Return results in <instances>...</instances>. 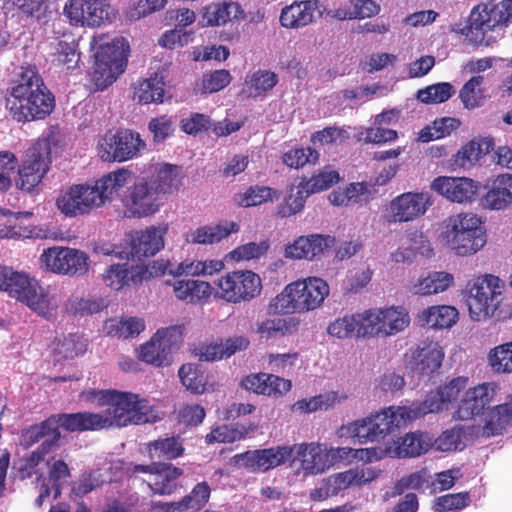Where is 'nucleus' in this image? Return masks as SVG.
I'll use <instances>...</instances> for the list:
<instances>
[{
  "label": "nucleus",
  "mask_w": 512,
  "mask_h": 512,
  "mask_svg": "<svg viewBox=\"0 0 512 512\" xmlns=\"http://www.w3.org/2000/svg\"><path fill=\"white\" fill-rule=\"evenodd\" d=\"M5 107L17 123L43 120L55 108V97L34 65L21 66L11 82Z\"/></svg>",
  "instance_id": "nucleus-1"
},
{
  "label": "nucleus",
  "mask_w": 512,
  "mask_h": 512,
  "mask_svg": "<svg viewBox=\"0 0 512 512\" xmlns=\"http://www.w3.org/2000/svg\"><path fill=\"white\" fill-rule=\"evenodd\" d=\"M103 413L77 412L72 423L84 431L122 428L129 425L154 423L159 420L154 408L145 398L132 392L115 390Z\"/></svg>",
  "instance_id": "nucleus-2"
},
{
  "label": "nucleus",
  "mask_w": 512,
  "mask_h": 512,
  "mask_svg": "<svg viewBox=\"0 0 512 512\" xmlns=\"http://www.w3.org/2000/svg\"><path fill=\"white\" fill-rule=\"evenodd\" d=\"M178 167L163 163L152 164L122 198L124 213L129 218H147L156 214L163 205L162 196L173 192Z\"/></svg>",
  "instance_id": "nucleus-3"
},
{
  "label": "nucleus",
  "mask_w": 512,
  "mask_h": 512,
  "mask_svg": "<svg viewBox=\"0 0 512 512\" xmlns=\"http://www.w3.org/2000/svg\"><path fill=\"white\" fill-rule=\"evenodd\" d=\"M130 175L129 170L120 168L101 177L95 185H72L57 198V208L69 217L89 214L110 201L113 194L125 186Z\"/></svg>",
  "instance_id": "nucleus-4"
},
{
  "label": "nucleus",
  "mask_w": 512,
  "mask_h": 512,
  "mask_svg": "<svg viewBox=\"0 0 512 512\" xmlns=\"http://www.w3.org/2000/svg\"><path fill=\"white\" fill-rule=\"evenodd\" d=\"M504 282L497 276L484 275L469 280L462 291L473 321L494 317L503 320L510 317L512 310L503 305Z\"/></svg>",
  "instance_id": "nucleus-5"
},
{
  "label": "nucleus",
  "mask_w": 512,
  "mask_h": 512,
  "mask_svg": "<svg viewBox=\"0 0 512 512\" xmlns=\"http://www.w3.org/2000/svg\"><path fill=\"white\" fill-rule=\"evenodd\" d=\"M330 292L329 285L319 277H307L287 284L269 303L272 314L306 313L319 308Z\"/></svg>",
  "instance_id": "nucleus-6"
},
{
  "label": "nucleus",
  "mask_w": 512,
  "mask_h": 512,
  "mask_svg": "<svg viewBox=\"0 0 512 512\" xmlns=\"http://www.w3.org/2000/svg\"><path fill=\"white\" fill-rule=\"evenodd\" d=\"M90 46L94 52L91 80L97 90H104L125 71L130 46L123 37L109 40L107 35L94 36Z\"/></svg>",
  "instance_id": "nucleus-7"
},
{
  "label": "nucleus",
  "mask_w": 512,
  "mask_h": 512,
  "mask_svg": "<svg viewBox=\"0 0 512 512\" xmlns=\"http://www.w3.org/2000/svg\"><path fill=\"white\" fill-rule=\"evenodd\" d=\"M414 421L408 406H390L370 416L357 419L341 427L342 435L359 444L375 442Z\"/></svg>",
  "instance_id": "nucleus-8"
},
{
  "label": "nucleus",
  "mask_w": 512,
  "mask_h": 512,
  "mask_svg": "<svg viewBox=\"0 0 512 512\" xmlns=\"http://www.w3.org/2000/svg\"><path fill=\"white\" fill-rule=\"evenodd\" d=\"M512 23V0L482 2L472 8L467 36L477 45L490 46L496 41V32Z\"/></svg>",
  "instance_id": "nucleus-9"
},
{
  "label": "nucleus",
  "mask_w": 512,
  "mask_h": 512,
  "mask_svg": "<svg viewBox=\"0 0 512 512\" xmlns=\"http://www.w3.org/2000/svg\"><path fill=\"white\" fill-rule=\"evenodd\" d=\"M443 237L449 248L458 256L475 254L486 243V233L481 220L473 213L450 216Z\"/></svg>",
  "instance_id": "nucleus-10"
},
{
  "label": "nucleus",
  "mask_w": 512,
  "mask_h": 512,
  "mask_svg": "<svg viewBox=\"0 0 512 512\" xmlns=\"http://www.w3.org/2000/svg\"><path fill=\"white\" fill-rule=\"evenodd\" d=\"M39 263L44 271L68 277H83L91 267V260L86 252L63 246L44 249Z\"/></svg>",
  "instance_id": "nucleus-11"
},
{
  "label": "nucleus",
  "mask_w": 512,
  "mask_h": 512,
  "mask_svg": "<svg viewBox=\"0 0 512 512\" xmlns=\"http://www.w3.org/2000/svg\"><path fill=\"white\" fill-rule=\"evenodd\" d=\"M183 342L181 326L161 328L142 344L138 349V358L154 367L168 366L172 362V353L178 350Z\"/></svg>",
  "instance_id": "nucleus-12"
},
{
  "label": "nucleus",
  "mask_w": 512,
  "mask_h": 512,
  "mask_svg": "<svg viewBox=\"0 0 512 512\" xmlns=\"http://www.w3.org/2000/svg\"><path fill=\"white\" fill-rule=\"evenodd\" d=\"M146 147L140 134L131 129L106 133L98 143V155L106 162H125L136 158Z\"/></svg>",
  "instance_id": "nucleus-13"
},
{
  "label": "nucleus",
  "mask_w": 512,
  "mask_h": 512,
  "mask_svg": "<svg viewBox=\"0 0 512 512\" xmlns=\"http://www.w3.org/2000/svg\"><path fill=\"white\" fill-rule=\"evenodd\" d=\"M216 285L220 290V298L234 304L249 301L262 290L259 275L250 270L228 272L217 280Z\"/></svg>",
  "instance_id": "nucleus-14"
},
{
  "label": "nucleus",
  "mask_w": 512,
  "mask_h": 512,
  "mask_svg": "<svg viewBox=\"0 0 512 512\" xmlns=\"http://www.w3.org/2000/svg\"><path fill=\"white\" fill-rule=\"evenodd\" d=\"M468 380L465 376L455 377L435 392L427 394L423 401L413 402L408 406L412 418L416 420L429 413H438L445 409L448 403L455 401L460 392L466 389Z\"/></svg>",
  "instance_id": "nucleus-15"
},
{
  "label": "nucleus",
  "mask_w": 512,
  "mask_h": 512,
  "mask_svg": "<svg viewBox=\"0 0 512 512\" xmlns=\"http://www.w3.org/2000/svg\"><path fill=\"white\" fill-rule=\"evenodd\" d=\"M110 11L107 0H69L63 9L71 25L91 28L110 21Z\"/></svg>",
  "instance_id": "nucleus-16"
},
{
  "label": "nucleus",
  "mask_w": 512,
  "mask_h": 512,
  "mask_svg": "<svg viewBox=\"0 0 512 512\" xmlns=\"http://www.w3.org/2000/svg\"><path fill=\"white\" fill-rule=\"evenodd\" d=\"M294 457V447L276 446L265 449L249 450L235 456L237 463L253 471L266 472L276 468Z\"/></svg>",
  "instance_id": "nucleus-17"
},
{
  "label": "nucleus",
  "mask_w": 512,
  "mask_h": 512,
  "mask_svg": "<svg viewBox=\"0 0 512 512\" xmlns=\"http://www.w3.org/2000/svg\"><path fill=\"white\" fill-rule=\"evenodd\" d=\"M444 359V352L436 342H423L416 348H410L404 355L406 367L413 373L432 376L437 372Z\"/></svg>",
  "instance_id": "nucleus-18"
},
{
  "label": "nucleus",
  "mask_w": 512,
  "mask_h": 512,
  "mask_svg": "<svg viewBox=\"0 0 512 512\" xmlns=\"http://www.w3.org/2000/svg\"><path fill=\"white\" fill-rule=\"evenodd\" d=\"M167 231L166 225H152L143 230L131 231L127 236L130 245L129 255L138 260L154 256L163 249Z\"/></svg>",
  "instance_id": "nucleus-19"
},
{
  "label": "nucleus",
  "mask_w": 512,
  "mask_h": 512,
  "mask_svg": "<svg viewBox=\"0 0 512 512\" xmlns=\"http://www.w3.org/2000/svg\"><path fill=\"white\" fill-rule=\"evenodd\" d=\"M431 188L452 202L466 204L476 199L479 183L467 177L439 176L433 180Z\"/></svg>",
  "instance_id": "nucleus-20"
},
{
  "label": "nucleus",
  "mask_w": 512,
  "mask_h": 512,
  "mask_svg": "<svg viewBox=\"0 0 512 512\" xmlns=\"http://www.w3.org/2000/svg\"><path fill=\"white\" fill-rule=\"evenodd\" d=\"M494 397V389L489 383L469 388L462 395L454 413L456 420H470L483 413Z\"/></svg>",
  "instance_id": "nucleus-21"
},
{
  "label": "nucleus",
  "mask_w": 512,
  "mask_h": 512,
  "mask_svg": "<svg viewBox=\"0 0 512 512\" xmlns=\"http://www.w3.org/2000/svg\"><path fill=\"white\" fill-rule=\"evenodd\" d=\"M431 204L426 192H406L391 201L390 209L395 222H408L422 216Z\"/></svg>",
  "instance_id": "nucleus-22"
},
{
  "label": "nucleus",
  "mask_w": 512,
  "mask_h": 512,
  "mask_svg": "<svg viewBox=\"0 0 512 512\" xmlns=\"http://www.w3.org/2000/svg\"><path fill=\"white\" fill-rule=\"evenodd\" d=\"M320 0L294 1L282 8L279 21L282 27L287 29H300L315 22V13L323 14L319 9Z\"/></svg>",
  "instance_id": "nucleus-23"
},
{
  "label": "nucleus",
  "mask_w": 512,
  "mask_h": 512,
  "mask_svg": "<svg viewBox=\"0 0 512 512\" xmlns=\"http://www.w3.org/2000/svg\"><path fill=\"white\" fill-rule=\"evenodd\" d=\"M294 454L300 461L304 475H318L329 469L327 444L319 442L294 444Z\"/></svg>",
  "instance_id": "nucleus-24"
},
{
  "label": "nucleus",
  "mask_w": 512,
  "mask_h": 512,
  "mask_svg": "<svg viewBox=\"0 0 512 512\" xmlns=\"http://www.w3.org/2000/svg\"><path fill=\"white\" fill-rule=\"evenodd\" d=\"M381 474V470L375 467H355L343 472L330 475L327 480L334 491L338 495L341 491L352 486L361 487L376 480Z\"/></svg>",
  "instance_id": "nucleus-25"
},
{
  "label": "nucleus",
  "mask_w": 512,
  "mask_h": 512,
  "mask_svg": "<svg viewBox=\"0 0 512 512\" xmlns=\"http://www.w3.org/2000/svg\"><path fill=\"white\" fill-rule=\"evenodd\" d=\"M183 474V469L172 463L158 462L157 469L147 482V486L153 494L170 496L180 489L179 478Z\"/></svg>",
  "instance_id": "nucleus-26"
},
{
  "label": "nucleus",
  "mask_w": 512,
  "mask_h": 512,
  "mask_svg": "<svg viewBox=\"0 0 512 512\" xmlns=\"http://www.w3.org/2000/svg\"><path fill=\"white\" fill-rule=\"evenodd\" d=\"M51 144H55L53 134H49L45 138L38 139L34 142L27 150L21 167H23L25 171L39 174V177L43 178L48 172L51 162Z\"/></svg>",
  "instance_id": "nucleus-27"
},
{
  "label": "nucleus",
  "mask_w": 512,
  "mask_h": 512,
  "mask_svg": "<svg viewBox=\"0 0 512 512\" xmlns=\"http://www.w3.org/2000/svg\"><path fill=\"white\" fill-rule=\"evenodd\" d=\"M242 385L254 393L275 397L284 395L292 387L290 380L267 373L249 375L243 379Z\"/></svg>",
  "instance_id": "nucleus-28"
},
{
  "label": "nucleus",
  "mask_w": 512,
  "mask_h": 512,
  "mask_svg": "<svg viewBox=\"0 0 512 512\" xmlns=\"http://www.w3.org/2000/svg\"><path fill=\"white\" fill-rule=\"evenodd\" d=\"M165 283L172 286L174 296L178 300L194 305L205 303L210 298L213 290L209 282L201 280H168Z\"/></svg>",
  "instance_id": "nucleus-29"
},
{
  "label": "nucleus",
  "mask_w": 512,
  "mask_h": 512,
  "mask_svg": "<svg viewBox=\"0 0 512 512\" xmlns=\"http://www.w3.org/2000/svg\"><path fill=\"white\" fill-rule=\"evenodd\" d=\"M484 208L504 210L512 204V174H500L491 181L481 199Z\"/></svg>",
  "instance_id": "nucleus-30"
},
{
  "label": "nucleus",
  "mask_w": 512,
  "mask_h": 512,
  "mask_svg": "<svg viewBox=\"0 0 512 512\" xmlns=\"http://www.w3.org/2000/svg\"><path fill=\"white\" fill-rule=\"evenodd\" d=\"M74 415L76 413L52 415L39 425L31 426L24 435L26 443L33 445L47 437L51 431H56V428L59 427L69 432H81V428L77 427V424L72 423L71 417Z\"/></svg>",
  "instance_id": "nucleus-31"
},
{
  "label": "nucleus",
  "mask_w": 512,
  "mask_h": 512,
  "mask_svg": "<svg viewBox=\"0 0 512 512\" xmlns=\"http://www.w3.org/2000/svg\"><path fill=\"white\" fill-rule=\"evenodd\" d=\"M329 469L335 465H351L357 461L372 462L381 456L375 447L352 448V447H328L326 450Z\"/></svg>",
  "instance_id": "nucleus-32"
},
{
  "label": "nucleus",
  "mask_w": 512,
  "mask_h": 512,
  "mask_svg": "<svg viewBox=\"0 0 512 512\" xmlns=\"http://www.w3.org/2000/svg\"><path fill=\"white\" fill-rule=\"evenodd\" d=\"M330 237L319 234L299 237L285 249V256L291 259L312 260L329 247Z\"/></svg>",
  "instance_id": "nucleus-33"
},
{
  "label": "nucleus",
  "mask_w": 512,
  "mask_h": 512,
  "mask_svg": "<svg viewBox=\"0 0 512 512\" xmlns=\"http://www.w3.org/2000/svg\"><path fill=\"white\" fill-rule=\"evenodd\" d=\"M20 302L46 319L55 316L58 309L56 298L41 287L37 281L32 283Z\"/></svg>",
  "instance_id": "nucleus-34"
},
{
  "label": "nucleus",
  "mask_w": 512,
  "mask_h": 512,
  "mask_svg": "<svg viewBox=\"0 0 512 512\" xmlns=\"http://www.w3.org/2000/svg\"><path fill=\"white\" fill-rule=\"evenodd\" d=\"M494 148L492 140L481 139L471 140L463 145L456 154L452 156L451 167L470 168L474 166L481 158L490 153Z\"/></svg>",
  "instance_id": "nucleus-35"
},
{
  "label": "nucleus",
  "mask_w": 512,
  "mask_h": 512,
  "mask_svg": "<svg viewBox=\"0 0 512 512\" xmlns=\"http://www.w3.org/2000/svg\"><path fill=\"white\" fill-rule=\"evenodd\" d=\"M431 446L432 441L428 434L417 431L398 437L389 452L399 458L416 457L426 453Z\"/></svg>",
  "instance_id": "nucleus-36"
},
{
  "label": "nucleus",
  "mask_w": 512,
  "mask_h": 512,
  "mask_svg": "<svg viewBox=\"0 0 512 512\" xmlns=\"http://www.w3.org/2000/svg\"><path fill=\"white\" fill-rule=\"evenodd\" d=\"M16 13L38 24H46L52 17L53 0H4Z\"/></svg>",
  "instance_id": "nucleus-37"
},
{
  "label": "nucleus",
  "mask_w": 512,
  "mask_h": 512,
  "mask_svg": "<svg viewBox=\"0 0 512 512\" xmlns=\"http://www.w3.org/2000/svg\"><path fill=\"white\" fill-rule=\"evenodd\" d=\"M509 426H512V404L496 405L485 414L482 436L490 438L502 435Z\"/></svg>",
  "instance_id": "nucleus-38"
},
{
  "label": "nucleus",
  "mask_w": 512,
  "mask_h": 512,
  "mask_svg": "<svg viewBox=\"0 0 512 512\" xmlns=\"http://www.w3.org/2000/svg\"><path fill=\"white\" fill-rule=\"evenodd\" d=\"M300 320L296 317L268 318L257 323L256 333L260 339L269 340L296 334Z\"/></svg>",
  "instance_id": "nucleus-39"
},
{
  "label": "nucleus",
  "mask_w": 512,
  "mask_h": 512,
  "mask_svg": "<svg viewBox=\"0 0 512 512\" xmlns=\"http://www.w3.org/2000/svg\"><path fill=\"white\" fill-rule=\"evenodd\" d=\"M165 95V82L162 76L154 74L139 82L135 87L134 99L140 104L163 103Z\"/></svg>",
  "instance_id": "nucleus-40"
},
{
  "label": "nucleus",
  "mask_w": 512,
  "mask_h": 512,
  "mask_svg": "<svg viewBox=\"0 0 512 512\" xmlns=\"http://www.w3.org/2000/svg\"><path fill=\"white\" fill-rule=\"evenodd\" d=\"M242 12L240 5L234 2L212 3L205 8L202 21L207 26H220L237 19Z\"/></svg>",
  "instance_id": "nucleus-41"
},
{
  "label": "nucleus",
  "mask_w": 512,
  "mask_h": 512,
  "mask_svg": "<svg viewBox=\"0 0 512 512\" xmlns=\"http://www.w3.org/2000/svg\"><path fill=\"white\" fill-rule=\"evenodd\" d=\"M458 310L449 305L431 306L422 312L421 318L431 328H451L458 320Z\"/></svg>",
  "instance_id": "nucleus-42"
},
{
  "label": "nucleus",
  "mask_w": 512,
  "mask_h": 512,
  "mask_svg": "<svg viewBox=\"0 0 512 512\" xmlns=\"http://www.w3.org/2000/svg\"><path fill=\"white\" fill-rule=\"evenodd\" d=\"M149 457L151 459L173 460L184 454V447L179 436L159 438L151 441L147 445Z\"/></svg>",
  "instance_id": "nucleus-43"
},
{
  "label": "nucleus",
  "mask_w": 512,
  "mask_h": 512,
  "mask_svg": "<svg viewBox=\"0 0 512 512\" xmlns=\"http://www.w3.org/2000/svg\"><path fill=\"white\" fill-rule=\"evenodd\" d=\"M239 225L235 222H225L215 226H203L191 233V242L197 244H213L236 233Z\"/></svg>",
  "instance_id": "nucleus-44"
},
{
  "label": "nucleus",
  "mask_w": 512,
  "mask_h": 512,
  "mask_svg": "<svg viewBox=\"0 0 512 512\" xmlns=\"http://www.w3.org/2000/svg\"><path fill=\"white\" fill-rule=\"evenodd\" d=\"M453 283L454 277L448 272H430L414 284L413 291L419 295H432L447 290Z\"/></svg>",
  "instance_id": "nucleus-45"
},
{
  "label": "nucleus",
  "mask_w": 512,
  "mask_h": 512,
  "mask_svg": "<svg viewBox=\"0 0 512 512\" xmlns=\"http://www.w3.org/2000/svg\"><path fill=\"white\" fill-rule=\"evenodd\" d=\"M181 384L193 394L206 391L207 376L202 366L197 363H185L178 370Z\"/></svg>",
  "instance_id": "nucleus-46"
},
{
  "label": "nucleus",
  "mask_w": 512,
  "mask_h": 512,
  "mask_svg": "<svg viewBox=\"0 0 512 512\" xmlns=\"http://www.w3.org/2000/svg\"><path fill=\"white\" fill-rule=\"evenodd\" d=\"M381 335L390 336L404 330L410 322L408 313L403 308L379 309Z\"/></svg>",
  "instance_id": "nucleus-47"
},
{
  "label": "nucleus",
  "mask_w": 512,
  "mask_h": 512,
  "mask_svg": "<svg viewBox=\"0 0 512 512\" xmlns=\"http://www.w3.org/2000/svg\"><path fill=\"white\" fill-rule=\"evenodd\" d=\"M347 394L338 391H328L310 399H303L296 402L299 410L304 412H315L317 410H328L347 399Z\"/></svg>",
  "instance_id": "nucleus-48"
},
{
  "label": "nucleus",
  "mask_w": 512,
  "mask_h": 512,
  "mask_svg": "<svg viewBox=\"0 0 512 512\" xmlns=\"http://www.w3.org/2000/svg\"><path fill=\"white\" fill-rule=\"evenodd\" d=\"M110 336L127 339L138 336L145 329V322L141 318L129 317L126 319H110L105 326Z\"/></svg>",
  "instance_id": "nucleus-49"
},
{
  "label": "nucleus",
  "mask_w": 512,
  "mask_h": 512,
  "mask_svg": "<svg viewBox=\"0 0 512 512\" xmlns=\"http://www.w3.org/2000/svg\"><path fill=\"white\" fill-rule=\"evenodd\" d=\"M210 495V485L206 481L199 482L192 488L189 494L178 500L179 507L182 512H198L209 502Z\"/></svg>",
  "instance_id": "nucleus-50"
},
{
  "label": "nucleus",
  "mask_w": 512,
  "mask_h": 512,
  "mask_svg": "<svg viewBox=\"0 0 512 512\" xmlns=\"http://www.w3.org/2000/svg\"><path fill=\"white\" fill-rule=\"evenodd\" d=\"M354 315L357 322V337L370 338L381 335L379 310L368 309Z\"/></svg>",
  "instance_id": "nucleus-51"
},
{
  "label": "nucleus",
  "mask_w": 512,
  "mask_h": 512,
  "mask_svg": "<svg viewBox=\"0 0 512 512\" xmlns=\"http://www.w3.org/2000/svg\"><path fill=\"white\" fill-rule=\"evenodd\" d=\"M278 83L276 73L267 70H257L249 76L246 85L249 87V95L253 97L265 95Z\"/></svg>",
  "instance_id": "nucleus-52"
},
{
  "label": "nucleus",
  "mask_w": 512,
  "mask_h": 512,
  "mask_svg": "<svg viewBox=\"0 0 512 512\" xmlns=\"http://www.w3.org/2000/svg\"><path fill=\"white\" fill-rule=\"evenodd\" d=\"M488 361L497 373H512V341L500 344L490 350Z\"/></svg>",
  "instance_id": "nucleus-53"
},
{
  "label": "nucleus",
  "mask_w": 512,
  "mask_h": 512,
  "mask_svg": "<svg viewBox=\"0 0 512 512\" xmlns=\"http://www.w3.org/2000/svg\"><path fill=\"white\" fill-rule=\"evenodd\" d=\"M339 179V173L336 171H321L310 179L303 178L300 182V188L305 191L306 196H310L311 194L329 189Z\"/></svg>",
  "instance_id": "nucleus-54"
},
{
  "label": "nucleus",
  "mask_w": 512,
  "mask_h": 512,
  "mask_svg": "<svg viewBox=\"0 0 512 512\" xmlns=\"http://www.w3.org/2000/svg\"><path fill=\"white\" fill-rule=\"evenodd\" d=\"M470 503L469 492L450 493L437 497L433 504V510L435 512H458L468 507Z\"/></svg>",
  "instance_id": "nucleus-55"
},
{
  "label": "nucleus",
  "mask_w": 512,
  "mask_h": 512,
  "mask_svg": "<svg viewBox=\"0 0 512 512\" xmlns=\"http://www.w3.org/2000/svg\"><path fill=\"white\" fill-rule=\"evenodd\" d=\"M278 192L268 186H250L244 193L237 195V204L241 207L261 205L272 200Z\"/></svg>",
  "instance_id": "nucleus-56"
},
{
  "label": "nucleus",
  "mask_w": 512,
  "mask_h": 512,
  "mask_svg": "<svg viewBox=\"0 0 512 512\" xmlns=\"http://www.w3.org/2000/svg\"><path fill=\"white\" fill-rule=\"evenodd\" d=\"M464 437V426L456 425L443 431L435 440V444L437 449L443 452L463 450L465 448Z\"/></svg>",
  "instance_id": "nucleus-57"
},
{
  "label": "nucleus",
  "mask_w": 512,
  "mask_h": 512,
  "mask_svg": "<svg viewBox=\"0 0 512 512\" xmlns=\"http://www.w3.org/2000/svg\"><path fill=\"white\" fill-rule=\"evenodd\" d=\"M319 153L311 147L292 148L282 155V162L290 168L299 169L306 164H314Z\"/></svg>",
  "instance_id": "nucleus-58"
},
{
  "label": "nucleus",
  "mask_w": 512,
  "mask_h": 512,
  "mask_svg": "<svg viewBox=\"0 0 512 512\" xmlns=\"http://www.w3.org/2000/svg\"><path fill=\"white\" fill-rule=\"evenodd\" d=\"M5 281L3 291L20 301L35 280L31 279L27 274L14 271L9 267Z\"/></svg>",
  "instance_id": "nucleus-59"
},
{
  "label": "nucleus",
  "mask_w": 512,
  "mask_h": 512,
  "mask_svg": "<svg viewBox=\"0 0 512 512\" xmlns=\"http://www.w3.org/2000/svg\"><path fill=\"white\" fill-rule=\"evenodd\" d=\"M54 56L53 61L55 65L67 71L75 69L80 60V53L77 50V46L74 43L66 41L58 42Z\"/></svg>",
  "instance_id": "nucleus-60"
},
{
  "label": "nucleus",
  "mask_w": 512,
  "mask_h": 512,
  "mask_svg": "<svg viewBox=\"0 0 512 512\" xmlns=\"http://www.w3.org/2000/svg\"><path fill=\"white\" fill-rule=\"evenodd\" d=\"M454 93V87L450 83L441 82L419 90L417 98L423 103L435 104L447 101Z\"/></svg>",
  "instance_id": "nucleus-61"
},
{
  "label": "nucleus",
  "mask_w": 512,
  "mask_h": 512,
  "mask_svg": "<svg viewBox=\"0 0 512 512\" xmlns=\"http://www.w3.org/2000/svg\"><path fill=\"white\" fill-rule=\"evenodd\" d=\"M483 80V76H473L461 88L459 97L465 108L473 109L481 105L483 95L480 86Z\"/></svg>",
  "instance_id": "nucleus-62"
},
{
  "label": "nucleus",
  "mask_w": 512,
  "mask_h": 512,
  "mask_svg": "<svg viewBox=\"0 0 512 512\" xmlns=\"http://www.w3.org/2000/svg\"><path fill=\"white\" fill-rule=\"evenodd\" d=\"M232 79L230 71L226 69L206 72L201 79V91L205 94L216 93L227 87Z\"/></svg>",
  "instance_id": "nucleus-63"
},
{
  "label": "nucleus",
  "mask_w": 512,
  "mask_h": 512,
  "mask_svg": "<svg viewBox=\"0 0 512 512\" xmlns=\"http://www.w3.org/2000/svg\"><path fill=\"white\" fill-rule=\"evenodd\" d=\"M104 283L115 291L128 284L130 270L127 264H113L102 275Z\"/></svg>",
  "instance_id": "nucleus-64"
}]
</instances>
